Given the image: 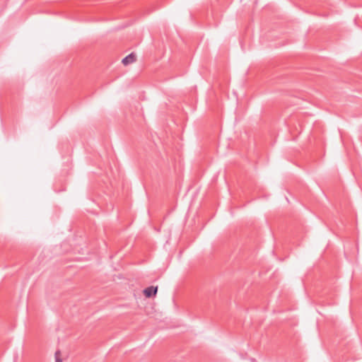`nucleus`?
<instances>
[{
  "label": "nucleus",
  "mask_w": 362,
  "mask_h": 362,
  "mask_svg": "<svg viewBox=\"0 0 362 362\" xmlns=\"http://www.w3.org/2000/svg\"><path fill=\"white\" fill-rule=\"evenodd\" d=\"M55 362H62L61 358H60V352L56 351L55 353Z\"/></svg>",
  "instance_id": "7ed1b4c3"
},
{
  "label": "nucleus",
  "mask_w": 362,
  "mask_h": 362,
  "mask_svg": "<svg viewBox=\"0 0 362 362\" xmlns=\"http://www.w3.org/2000/svg\"><path fill=\"white\" fill-rule=\"evenodd\" d=\"M157 291H158V287L157 286H148L146 288H145L144 290V293L146 297L151 298L152 296H156V294L157 293Z\"/></svg>",
  "instance_id": "f257e3e1"
},
{
  "label": "nucleus",
  "mask_w": 362,
  "mask_h": 362,
  "mask_svg": "<svg viewBox=\"0 0 362 362\" xmlns=\"http://www.w3.org/2000/svg\"><path fill=\"white\" fill-rule=\"evenodd\" d=\"M136 61V55L134 53H131L127 57H125L122 62L124 65L127 66L129 65Z\"/></svg>",
  "instance_id": "f03ea898"
}]
</instances>
